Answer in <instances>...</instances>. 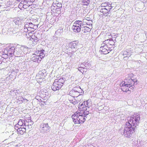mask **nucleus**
<instances>
[{
    "instance_id": "obj_20",
    "label": "nucleus",
    "mask_w": 147,
    "mask_h": 147,
    "mask_svg": "<svg viewBox=\"0 0 147 147\" xmlns=\"http://www.w3.org/2000/svg\"><path fill=\"white\" fill-rule=\"evenodd\" d=\"M38 53H39L40 54L38 55L41 58V60L42 59V58L44 57L45 56V54L44 53V52L45 51V50L43 49L40 50L39 51H38Z\"/></svg>"
},
{
    "instance_id": "obj_19",
    "label": "nucleus",
    "mask_w": 147,
    "mask_h": 147,
    "mask_svg": "<svg viewBox=\"0 0 147 147\" xmlns=\"http://www.w3.org/2000/svg\"><path fill=\"white\" fill-rule=\"evenodd\" d=\"M99 9H100V11L104 15L108 13V12L109 11L104 8L100 7V6L99 7Z\"/></svg>"
},
{
    "instance_id": "obj_26",
    "label": "nucleus",
    "mask_w": 147,
    "mask_h": 147,
    "mask_svg": "<svg viewBox=\"0 0 147 147\" xmlns=\"http://www.w3.org/2000/svg\"><path fill=\"white\" fill-rule=\"evenodd\" d=\"M18 124L20 126H22L23 125V123L22 120L20 119L19 120L18 123Z\"/></svg>"
},
{
    "instance_id": "obj_27",
    "label": "nucleus",
    "mask_w": 147,
    "mask_h": 147,
    "mask_svg": "<svg viewBox=\"0 0 147 147\" xmlns=\"http://www.w3.org/2000/svg\"><path fill=\"white\" fill-rule=\"evenodd\" d=\"M23 1H22L19 4L18 7L19 8H20L22 7L23 8V4L24 3H23Z\"/></svg>"
},
{
    "instance_id": "obj_5",
    "label": "nucleus",
    "mask_w": 147,
    "mask_h": 147,
    "mask_svg": "<svg viewBox=\"0 0 147 147\" xmlns=\"http://www.w3.org/2000/svg\"><path fill=\"white\" fill-rule=\"evenodd\" d=\"M62 6V5L60 3L56 1L53 3L51 6V11L54 13V15L56 16L60 13L61 10Z\"/></svg>"
},
{
    "instance_id": "obj_6",
    "label": "nucleus",
    "mask_w": 147,
    "mask_h": 147,
    "mask_svg": "<svg viewBox=\"0 0 147 147\" xmlns=\"http://www.w3.org/2000/svg\"><path fill=\"white\" fill-rule=\"evenodd\" d=\"M107 37L108 36V38H110L109 39H107L104 41H103L102 43V45H105L107 46V47H108L109 49L113 50V46L115 44L114 42L113 41V40L111 38L112 36L111 34H106Z\"/></svg>"
},
{
    "instance_id": "obj_24",
    "label": "nucleus",
    "mask_w": 147,
    "mask_h": 147,
    "mask_svg": "<svg viewBox=\"0 0 147 147\" xmlns=\"http://www.w3.org/2000/svg\"><path fill=\"white\" fill-rule=\"evenodd\" d=\"M7 50L9 51H10V52L9 53L10 54L12 53V52L13 51V50L14 49V47L13 46H9L7 48Z\"/></svg>"
},
{
    "instance_id": "obj_3",
    "label": "nucleus",
    "mask_w": 147,
    "mask_h": 147,
    "mask_svg": "<svg viewBox=\"0 0 147 147\" xmlns=\"http://www.w3.org/2000/svg\"><path fill=\"white\" fill-rule=\"evenodd\" d=\"M64 82V80L62 78L55 79L51 86L52 89L54 91L59 90L63 86Z\"/></svg>"
},
{
    "instance_id": "obj_11",
    "label": "nucleus",
    "mask_w": 147,
    "mask_h": 147,
    "mask_svg": "<svg viewBox=\"0 0 147 147\" xmlns=\"http://www.w3.org/2000/svg\"><path fill=\"white\" fill-rule=\"evenodd\" d=\"M100 7L104 8L110 11L113 9V7L111 3L106 2L101 4Z\"/></svg>"
},
{
    "instance_id": "obj_16",
    "label": "nucleus",
    "mask_w": 147,
    "mask_h": 147,
    "mask_svg": "<svg viewBox=\"0 0 147 147\" xmlns=\"http://www.w3.org/2000/svg\"><path fill=\"white\" fill-rule=\"evenodd\" d=\"M79 44V42L77 41H72L69 44V45L71 49H77Z\"/></svg>"
},
{
    "instance_id": "obj_7",
    "label": "nucleus",
    "mask_w": 147,
    "mask_h": 147,
    "mask_svg": "<svg viewBox=\"0 0 147 147\" xmlns=\"http://www.w3.org/2000/svg\"><path fill=\"white\" fill-rule=\"evenodd\" d=\"M69 94L74 97L71 101L72 103L76 104L80 102V101L78 100L77 97L79 95V92L78 91L73 90H71L70 91Z\"/></svg>"
},
{
    "instance_id": "obj_2",
    "label": "nucleus",
    "mask_w": 147,
    "mask_h": 147,
    "mask_svg": "<svg viewBox=\"0 0 147 147\" xmlns=\"http://www.w3.org/2000/svg\"><path fill=\"white\" fill-rule=\"evenodd\" d=\"M140 119V116L138 115L134 117H130L128 122L126 123V125L129 126V127H132V125L135 128L138 125Z\"/></svg>"
},
{
    "instance_id": "obj_25",
    "label": "nucleus",
    "mask_w": 147,
    "mask_h": 147,
    "mask_svg": "<svg viewBox=\"0 0 147 147\" xmlns=\"http://www.w3.org/2000/svg\"><path fill=\"white\" fill-rule=\"evenodd\" d=\"M90 0H82V3L84 5H88L89 4Z\"/></svg>"
},
{
    "instance_id": "obj_31",
    "label": "nucleus",
    "mask_w": 147,
    "mask_h": 147,
    "mask_svg": "<svg viewBox=\"0 0 147 147\" xmlns=\"http://www.w3.org/2000/svg\"><path fill=\"white\" fill-rule=\"evenodd\" d=\"M17 1H21V0H17Z\"/></svg>"
},
{
    "instance_id": "obj_17",
    "label": "nucleus",
    "mask_w": 147,
    "mask_h": 147,
    "mask_svg": "<svg viewBox=\"0 0 147 147\" xmlns=\"http://www.w3.org/2000/svg\"><path fill=\"white\" fill-rule=\"evenodd\" d=\"M50 128V127L49 126L48 123L44 124L42 125V130L43 132H45L48 131Z\"/></svg>"
},
{
    "instance_id": "obj_4",
    "label": "nucleus",
    "mask_w": 147,
    "mask_h": 147,
    "mask_svg": "<svg viewBox=\"0 0 147 147\" xmlns=\"http://www.w3.org/2000/svg\"><path fill=\"white\" fill-rule=\"evenodd\" d=\"M134 76L133 74L132 73L129 74L127 75L125 81H123L128 87H130L133 86L135 83L137 82V80H134Z\"/></svg>"
},
{
    "instance_id": "obj_29",
    "label": "nucleus",
    "mask_w": 147,
    "mask_h": 147,
    "mask_svg": "<svg viewBox=\"0 0 147 147\" xmlns=\"http://www.w3.org/2000/svg\"><path fill=\"white\" fill-rule=\"evenodd\" d=\"M86 20H90V18H86Z\"/></svg>"
},
{
    "instance_id": "obj_22",
    "label": "nucleus",
    "mask_w": 147,
    "mask_h": 147,
    "mask_svg": "<svg viewBox=\"0 0 147 147\" xmlns=\"http://www.w3.org/2000/svg\"><path fill=\"white\" fill-rule=\"evenodd\" d=\"M90 28L87 27H84V29L82 30L83 32L85 34H88L90 31Z\"/></svg>"
},
{
    "instance_id": "obj_13",
    "label": "nucleus",
    "mask_w": 147,
    "mask_h": 147,
    "mask_svg": "<svg viewBox=\"0 0 147 147\" xmlns=\"http://www.w3.org/2000/svg\"><path fill=\"white\" fill-rule=\"evenodd\" d=\"M23 1V3H24L23 8L25 9L32 5V2L34 1V0H24Z\"/></svg>"
},
{
    "instance_id": "obj_14",
    "label": "nucleus",
    "mask_w": 147,
    "mask_h": 147,
    "mask_svg": "<svg viewBox=\"0 0 147 147\" xmlns=\"http://www.w3.org/2000/svg\"><path fill=\"white\" fill-rule=\"evenodd\" d=\"M120 86H121V89L123 91L127 92L129 90V88L130 87H128L123 81L121 83Z\"/></svg>"
},
{
    "instance_id": "obj_10",
    "label": "nucleus",
    "mask_w": 147,
    "mask_h": 147,
    "mask_svg": "<svg viewBox=\"0 0 147 147\" xmlns=\"http://www.w3.org/2000/svg\"><path fill=\"white\" fill-rule=\"evenodd\" d=\"M35 30V29L33 27L29 26L28 28H24V31L26 32V37L27 39L30 40L32 32Z\"/></svg>"
},
{
    "instance_id": "obj_21",
    "label": "nucleus",
    "mask_w": 147,
    "mask_h": 147,
    "mask_svg": "<svg viewBox=\"0 0 147 147\" xmlns=\"http://www.w3.org/2000/svg\"><path fill=\"white\" fill-rule=\"evenodd\" d=\"M37 76L39 79H43L45 78V76L44 73L41 71H40Z\"/></svg>"
},
{
    "instance_id": "obj_1",
    "label": "nucleus",
    "mask_w": 147,
    "mask_h": 147,
    "mask_svg": "<svg viewBox=\"0 0 147 147\" xmlns=\"http://www.w3.org/2000/svg\"><path fill=\"white\" fill-rule=\"evenodd\" d=\"M87 101L84 102L79 107L80 112L75 113L71 116L75 124L82 123L85 121L84 117L89 113L88 107L86 105H87Z\"/></svg>"
},
{
    "instance_id": "obj_30",
    "label": "nucleus",
    "mask_w": 147,
    "mask_h": 147,
    "mask_svg": "<svg viewBox=\"0 0 147 147\" xmlns=\"http://www.w3.org/2000/svg\"><path fill=\"white\" fill-rule=\"evenodd\" d=\"M81 68H81V67H79V69H78V70L80 71V70H81V69H81Z\"/></svg>"
},
{
    "instance_id": "obj_15",
    "label": "nucleus",
    "mask_w": 147,
    "mask_h": 147,
    "mask_svg": "<svg viewBox=\"0 0 147 147\" xmlns=\"http://www.w3.org/2000/svg\"><path fill=\"white\" fill-rule=\"evenodd\" d=\"M31 59L34 62H38V61H41V58L38 55L33 54L31 57Z\"/></svg>"
},
{
    "instance_id": "obj_28",
    "label": "nucleus",
    "mask_w": 147,
    "mask_h": 147,
    "mask_svg": "<svg viewBox=\"0 0 147 147\" xmlns=\"http://www.w3.org/2000/svg\"><path fill=\"white\" fill-rule=\"evenodd\" d=\"M32 123H31V124L26 125V126H27L28 128L30 129L32 128Z\"/></svg>"
},
{
    "instance_id": "obj_23",
    "label": "nucleus",
    "mask_w": 147,
    "mask_h": 147,
    "mask_svg": "<svg viewBox=\"0 0 147 147\" xmlns=\"http://www.w3.org/2000/svg\"><path fill=\"white\" fill-rule=\"evenodd\" d=\"M37 37L36 36L35 34L32 33L31 36V37H30V40L32 41H33L35 40H37Z\"/></svg>"
},
{
    "instance_id": "obj_9",
    "label": "nucleus",
    "mask_w": 147,
    "mask_h": 147,
    "mask_svg": "<svg viewBox=\"0 0 147 147\" xmlns=\"http://www.w3.org/2000/svg\"><path fill=\"white\" fill-rule=\"evenodd\" d=\"M135 127H129V126L125 127L124 130L123 134L127 137H129L131 135L135 132Z\"/></svg>"
},
{
    "instance_id": "obj_8",
    "label": "nucleus",
    "mask_w": 147,
    "mask_h": 147,
    "mask_svg": "<svg viewBox=\"0 0 147 147\" xmlns=\"http://www.w3.org/2000/svg\"><path fill=\"white\" fill-rule=\"evenodd\" d=\"M82 24V21L76 20L73 24L72 29L75 32H79L81 31V26Z\"/></svg>"
},
{
    "instance_id": "obj_12",
    "label": "nucleus",
    "mask_w": 147,
    "mask_h": 147,
    "mask_svg": "<svg viewBox=\"0 0 147 147\" xmlns=\"http://www.w3.org/2000/svg\"><path fill=\"white\" fill-rule=\"evenodd\" d=\"M101 46L100 47V51L102 53L104 54H106L108 53L110 51L112 50H109L107 46L105 45H102V44L101 45Z\"/></svg>"
},
{
    "instance_id": "obj_18",
    "label": "nucleus",
    "mask_w": 147,
    "mask_h": 147,
    "mask_svg": "<svg viewBox=\"0 0 147 147\" xmlns=\"http://www.w3.org/2000/svg\"><path fill=\"white\" fill-rule=\"evenodd\" d=\"M18 133L20 135H22L26 131V129L25 128H19L17 129Z\"/></svg>"
}]
</instances>
